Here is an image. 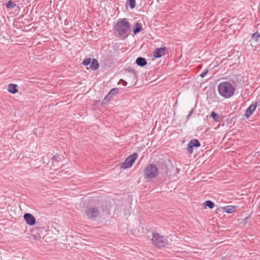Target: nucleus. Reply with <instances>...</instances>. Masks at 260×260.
<instances>
[{"label": "nucleus", "mask_w": 260, "mask_h": 260, "mask_svg": "<svg viewBox=\"0 0 260 260\" xmlns=\"http://www.w3.org/2000/svg\"><path fill=\"white\" fill-rule=\"evenodd\" d=\"M131 24L126 18L118 19L114 28L118 36L125 39L130 34Z\"/></svg>", "instance_id": "1"}, {"label": "nucleus", "mask_w": 260, "mask_h": 260, "mask_svg": "<svg viewBox=\"0 0 260 260\" xmlns=\"http://www.w3.org/2000/svg\"><path fill=\"white\" fill-rule=\"evenodd\" d=\"M218 90L220 95L225 99L232 96L235 93V87L229 82H222L218 85Z\"/></svg>", "instance_id": "2"}, {"label": "nucleus", "mask_w": 260, "mask_h": 260, "mask_svg": "<svg viewBox=\"0 0 260 260\" xmlns=\"http://www.w3.org/2000/svg\"><path fill=\"white\" fill-rule=\"evenodd\" d=\"M159 173V169L154 164H148L144 170V178L150 180L156 178Z\"/></svg>", "instance_id": "3"}, {"label": "nucleus", "mask_w": 260, "mask_h": 260, "mask_svg": "<svg viewBox=\"0 0 260 260\" xmlns=\"http://www.w3.org/2000/svg\"><path fill=\"white\" fill-rule=\"evenodd\" d=\"M101 208L100 205H89L85 209V214L88 218L90 219H95L100 214Z\"/></svg>", "instance_id": "4"}, {"label": "nucleus", "mask_w": 260, "mask_h": 260, "mask_svg": "<svg viewBox=\"0 0 260 260\" xmlns=\"http://www.w3.org/2000/svg\"><path fill=\"white\" fill-rule=\"evenodd\" d=\"M151 240L153 244L158 248L165 247L168 244L167 239L158 233L153 234Z\"/></svg>", "instance_id": "5"}, {"label": "nucleus", "mask_w": 260, "mask_h": 260, "mask_svg": "<svg viewBox=\"0 0 260 260\" xmlns=\"http://www.w3.org/2000/svg\"><path fill=\"white\" fill-rule=\"evenodd\" d=\"M138 156V155L137 153H134L132 154L129 155L125 159V161L121 164L120 168L121 169H126L131 167L137 158Z\"/></svg>", "instance_id": "6"}, {"label": "nucleus", "mask_w": 260, "mask_h": 260, "mask_svg": "<svg viewBox=\"0 0 260 260\" xmlns=\"http://www.w3.org/2000/svg\"><path fill=\"white\" fill-rule=\"evenodd\" d=\"M201 146V144L198 140L193 139L191 140L187 145V149L190 153L193 152V147H199Z\"/></svg>", "instance_id": "7"}, {"label": "nucleus", "mask_w": 260, "mask_h": 260, "mask_svg": "<svg viewBox=\"0 0 260 260\" xmlns=\"http://www.w3.org/2000/svg\"><path fill=\"white\" fill-rule=\"evenodd\" d=\"M167 52L166 47H160L156 49L153 52V56L155 58H159L165 55Z\"/></svg>", "instance_id": "8"}, {"label": "nucleus", "mask_w": 260, "mask_h": 260, "mask_svg": "<svg viewBox=\"0 0 260 260\" xmlns=\"http://www.w3.org/2000/svg\"><path fill=\"white\" fill-rule=\"evenodd\" d=\"M118 91L119 89L117 88H114L111 89L103 100V103L105 104L107 102L112 99L113 96L116 95L118 92Z\"/></svg>", "instance_id": "9"}, {"label": "nucleus", "mask_w": 260, "mask_h": 260, "mask_svg": "<svg viewBox=\"0 0 260 260\" xmlns=\"http://www.w3.org/2000/svg\"><path fill=\"white\" fill-rule=\"evenodd\" d=\"M23 217L27 224L29 225H34L36 223V219L30 213L24 214Z\"/></svg>", "instance_id": "10"}, {"label": "nucleus", "mask_w": 260, "mask_h": 260, "mask_svg": "<svg viewBox=\"0 0 260 260\" xmlns=\"http://www.w3.org/2000/svg\"><path fill=\"white\" fill-rule=\"evenodd\" d=\"M126 71L128 72V74L126 75L127 79L132 82H135L137 80V74L134 70L131 68L126 69Z\"/></svg>", "instance_id": "11"}, {"label": "nucleus", "mask_w": 260, "mask_h": 260, "mask_svg": "<svg viewBox=\"0 0 260 260\" xmlns=\"http://www.w3.org/2000/svg\"><path fill=\"white\" fill-rule=\"evenodd\" d=\"M257 106V102H254L251 104L246 110V112L244 114V116L246 118H249L253 113L255 110Z\"/></svg>", "instance_id": "12"}, {"label": "nucleus", "mask_w": 260, "mask_h": 260, "mask_svg": "<svg viewBox=\"0 0 260 260\" xmlns=\"http://www.w3.org/2000/svg\"><path fill=\"white\" fill-rule=\"evenodd\" d=\"M237 207L234 206H226L222 208L223 211L227 213H232L236 210Z\"/></svg>", "instance_id": "13"}, {"label": "nucleus", "mask_w": 260, "mask_h": 260, "mask_svg": "<svg viewBox=\"0 0 260 260\" xmlns=\"http://www.w3.org/2000/svg\"><path fill=\"white\" fill-rule=\"evenodd\" d=\"M17 85L14 84L12 83H10L8 85V90L9 92L15 94L18 92V89L17 88Z\"/></svg>", "instance_id": "14"}, {"label": "nucleus", "mask_w": 260, "mask_h": 260, "mask_svg": "<svg viewBox=\"0 0 260 260\" xmlns=\"http://www.w3.org/2000/svg\"><path fill=\"white\" fill-rule=\"evenodd\" d=\"M143 30L142 25L139 23H136L133 27V32L136 35Z\"/></svg>", "instance_id": "15"}, {"label": "nucleus", "mask_w": 260, "mask_h": 260, "mask_svg": "<svg viewBox=\"0 0 260 260\" xmlns=\"http://www.w3.org/2000/svg\"><path fill=\"white\" fill-rule=\"evenodd\" d=\"M136 63L138 66L144 67L147 64V61L145 58L139 57L137 58Z\"/></svg>", "instance_id": "16"}, {"label": "nucleus", "mask_w": 260, "mask_h": 260, "mask_svg": "<svg viewBox=\"0 0 260 260\" xmlns=\"http://www.w3.org/2000/svg\"><path fill=\"white\" fill-rule=\"evenodd\" d=\"M90 68L92 70H97L99 68V64L98 60L93 58L92 60V62L90 64Z\"/></svg>", "instance_id": "17"}, {"label": "nucleus", "mask_w": 260, "mask_h": 260, "mask_svg": "<svg viewBox=\"0 0 260 260\" xmlns=\"http://www.w3.org/2000/svg\"><path fill=\"white\" fill-rule=\"evenodd\" d=\"M204 204L206 206L208 207L210 209L213 208L215 206L214 203L211 201H206Z\"/></svg>", "instance_id": "18"}, {"label": "nucleus", "mask_w": 260, "mask_h": 260, "mask_svg": "<svg viewBox=\"0 0 260 260\" xmlns=\"http://www.w3.org/2000/svg\"><path fill=\"white\" fill-rule=\"evenodd\" d=\"M127 3L129 5L131 9H133L135 7L136 1L135 0H127Z\"/></svg>", "instance_id": "19"}, {"label": "nucleus", "mask_w": 260, "mask_h": 260, "mask_svg": "<svg viewBox=\"0 0 260 260\" xmlns=\"http://www.w3.org/2000/svg\"><path fill=\"white\" fill-rule=\"evenodd\" d=\"M16 6V4L12 2L11 0L9 1L7 3V7L8 9H12Z\"/></svg>", "instance_id": "20"}, {"label": "nucleus", "mask_w": 260, "mask_h": 260, "mask_svg": "<svg viewBox=\"0 0 260 260\" xmlns=\"http://www.w3.org/2000/svg\"><path fill=\"white\" fill-rule=\"evenodd\" d=\"M211 116L215 121H219V116L215 112H212L211 114Z\"/></svg>", "instance_id": "21"}, {"label": "nucleus", "mask_w": 260, "mask_h": 260, "mask_svg": "<svg viewBox=\"0 0 260 260\" xmlns=\"http://www.w3.org/2000/svg\"><path fill=\"white\" fill-rule=\"evenodd\" d=\"M91 62V58H87L83 60L82 61V64L84 66H87L89 64H90Z\"/></svg>", "instance_id": "22"}, {"label": "nucleus", "mask_w": 260, "mask_h": 260, "mask_svg": "<svg viewBox=\"0 0 260 260\" xmlns=\"http://www.w3.org/2000/svg\"><path fill=\"white\" fill-rule=\"evenodd\" d=\"M260 37V34L256 32L254 34H252V38L254 39L255 41L257 42L258 40V38Z\"/></svg>", "instance_id": "23"}, {"label": "nucleus", "mask_w": 260, "mask_h": 260, "mask_svg": "<svg viewBox=\"0 0 260 260\" xmlns=\"http://www.w3.org/2000/svg\"><path fill=\"white\" fill-rule=\"evenodd\" d=\"M208 72V69L204 70V71L200 75V76L202 78H204L207 75Z\"/></svg>", "instance_id": "24"}, {"label": "nucleus", "mask_w": 260, "mask_h": 260, "mask_svg": "<svg viewBox=\"0 0 260 260\" xmlns=\"http://www.w3.org/2000/svg\"><path fill=\"white\" fill-rule=\"evenodd\" d=\"M193 109L189 111V114H188V116H187V117L188 118V117H189L190 116H191V115H192V113H193Z\"/></svg>", "instance_id": "25"}, {"label": "nucleus", "mask_w": 260, "mask_h": 260, "mask_svg": "<svg viewBox=\"0 0 260 260\" xmlns=\"http://www.w3.org/2000/svg\"><path fill=\"white\" fill-rule=\"evenodd\" d=\"M120 81H121V82H122L123 83V85L124 86H126V85H127V82H126L125 81H124V80H123L121 79V80H120Z\"/></svg>", "instance_id": "26"}, {"label": "nucleus", "mask_w": 260, "mask_h": 260, "mask_svg": "<svg viewBox=\"0 0 260 260\" xmlns=\"http://www.w3.org/2000/svg\"><path fill=\"white\" fill-rule=\"evenodd\" d=\"M55 157H56L55 156H53L52 159H55Z\"/></svg>", "instance_id": "27"}]
</instances>
